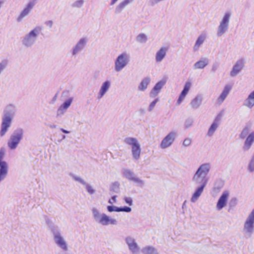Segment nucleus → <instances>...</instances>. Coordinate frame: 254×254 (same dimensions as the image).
<instances>
[{"mask_svg":"<svg viewBox=\"0 0 254 254\" xmlns=\"http://www.w3.org/2000/svg\"><path fill=\"white\" fill-rule=\"evenodd\" d=\"M133 0H123L121 1L116 7V13L121 12L128 4L132 3Z\"/></svg>","mask_w":254,"mask_h":254,"instance_id":"2f4dec72","label":"nucleus"},{"mask_svg":"<svg viewBox=\"0 0 254 254\" xmlns=\"http://www.w3.org/2000/svg\"><path fill=\"white\" fill-rule=\"evenodd\" d=\"M141 151L140 144L132 148L131 149V152L132 158L135 160H138L140 158Z\"/></svg>","mask_w":254,"mask_h":254,"instance_id":"f704fd0d","label":"nucleus"},{"mask_svg":"<svg viewBox=\"0 0 254 254\" xmlns=\"http://www.w3.org/2000/svg\"><path fill=\"white\" fill-rule=\"evenodd\" d=\"M219 126V119L218 118H216L211 125L210 126L207 135L208 136H211L213 135L215 131L217 130V128Z\"/></svg>","mask_w":254,"mask_h":254,"instance_id":"473e14b6","label":"nucleus"},{"mask_svg":"<svg viewBox=\"0 0 254 254\" xmlns=\"http://www.w3.org/2000/svg\"><path fill=\"white\" fill-rule=\"evenodd\" d=\"M230 193V191L228 190H224L222 192L216 202L215 208L217 211H221L227 206Z\"/></svg>","mask_w":254,"mask_h":254,"instance_id":"9b49d317","label":"nucleus"},{"mask_svg":"<svg viewBox=\"0 0 254 254\" xmlns=\"http://www.w3.org/2000/svg\"><path fill=\"white\" fill-rule=\"evenodd\" d=\"M119 0H111L110 5L113 6L116 4Z\"/></svg>","mask_w":254,"mask_h":254,"instance_id":"864d4df0","label":"nucleus"},{"mask_svg":"<svg viewBox=\"0 0 254 254\" xmlns=\"http://www.w3.org/2000/svg\"><path fill=\"white\" fill-rule=\"evenodd\" d=\"M46 25L50 27H51L53 25V22L52 21H48L46 22Z\"/></svg>","mask_w":254,"mask_h":254,"instance_id":"5fc2aeb1","label":"nucleus"},{"mask_svg":"<svg viewBox=\"0 0 254 254\" xmlns=\"http://www.w3.org/2000/svg\"><path fill=\"white\" fill-rule=\"evenodd\" d=\"M35 5V2L34 1H29L17 16L16 21L18 22H21L25 17L30 13Z\"/></svg>","mask_w":254,"mask_h":254,"instance_id":"dca6fc26","label":"nucleus"},{"mask_svg":"<svg viewBox=\"0 0 254 254\" xmlns=\"http://www.w3.org/2000/svg\"><path fill=\"white\" fill-rule=\"evenodd\" d=\"M17 112L15 105L12 104H8L4 109L2 116L11 118L13 119Z\"/></svg>","mask_w":254,"mask_h":254,"instance_id":"4be33fe9","label":"nucleus"},{"mask_svg":"<svg viewBox=\"0 0 254 254\" xmlns=\"http://www.w3.org/2000/svg\"><path fill=\"white\" fill-rule=\"evenodd\" d=\"M159 101V98H157L156 99H155L153 101H152L148 107V111L149 112H151L152 111H153V110L154 109V107H155L156 106V104H157V102H158Z\"/></svg>","mask_w":254,"mask_h":254,"instance_id":"c03bdc74","label":"nucleus"},{"mask_svg":"<svg viewBox=\"0 0 254 254\" xmlns=\"http://www.w3.org/2000/svg\"><path fill=\"white\" fill-rule=\"evenodd\" d=\"M124 142L129 146L131 149L136 146L140 144L138 139L135 137H127L124 139Z\"/></svg>","mask_w":254,"mask_h":254,"instance_id":"72a5a7b5","label":"nucleus"},{"mask_svg":"<svg viewBox=\"0 0 254 254\" xmlns=\"http://www.w3.org/2000/svg\"><path fill=\"white\" fill-rule=\"evenodd\" d=\"M122 173L123 177L130 181H131L135 176L132 171L127 169H123L122 171Z\"/></svg>","mask_w":254,"mask_h":254,"instance_id":"4c0bfd02","label":"nucleus"},{"mask_svg":"<svg viewBox=\"0 0 254 254\" xmlns=\"http://www.w3.org/2000/svg\"><path fill=\"white\" fill-rule=\"evenodd\" d=\"M72 179L75 181L78 182L83 185L85 184L86 182L84 179H83L82 178H81L79 176L74 175L72 176Z\"/></svg>","mask_w":254,"mask_h":254,"instance_id":"3c124183","label":"nucleus"},{"mask_svg":"<svg viewBox=\"0 0 254 254\" xmlns=\"http://www.w3.org/2000/svg\"><path fill=\"white\" fill-rule=\"evenodd\" d=\"M8 62L6 60H3L0 62V74L6 68Z\"/></svg>","mask_w":254,"mask_h":254,"instance_id":"49530a36","label":"nucleus"},{"mask_svg":"<svg viewBox=\"0 0 254 254\" xmlns=\"http://www.w3.org/2000/svg\"><path fill=\"white\" fill-rule=\"evenodd\" d=\"M194 190L192 192L190 201L192 203L196 202L202 195L206 186L197 185Z\"/></svg>","mask_w":254,"mask_h":254,"instance_id":"5701e85b","label":"nucleus"},{"mask_svg":"<svg viewBox=\"0 0 254 254\" xmlns=\"http://www.w3.org/2000/svg\"><path fill=\"white\" fill-rule=\"evenodd\" d=\"M193 124V120L191 119H187L184 123V126L186 128H190Z\"/></svg>","mask_w":254,"mask_h":254,"instance_id":"8fccbe9b","label":"nucleus"},{"mask_svg":"<svg viewBox=\"0 0 254 254\" xmlns=\"http://www.w3.org/2000/svg\"><path fill=\"white\" fill-rule=\"evenodd\" d=\"M245 64V61L244 59H240L238 60L233 65L230 71V76L232 78L237 76L243 70Z\"/></svg>","mask_w":254,"mask_h":254,"instance_id":"4468645a","label":"nucleus"},{"mask_svg":"<svg viewBox=\"0 0 254 254\" xmlns=\"http://www.w3.org/2000/svg\"><path fill=\"white\" fill-rule=\"evenodd\" d=\"M240 137L246 138L243 145L244 150H249L254 143V130L252 131L250 126H246L242 130Z\"/></svg>","mask_w":254,"mask_h":254,"instance_id":"39448f33","label":"nucleus"},{"mask_svg":"<svg viewBox=\"0 0 254 254\" xmlns=\"http://www.w3.org/2000/svg\"><path fill=\"white\" fill-rule=\"evenodd\" d=\"M117 202V196L116 195H113L111 197V198H110L108 202L109 204L111 205H113V204L116 203Z\"/></svg>","mask_w":254,"mask_h":254,"instance_id":"603ef678","label":"nucleus"},{"mask_svg":"<svg viewBox=\"0 0 254 254\" xmlns=\"http://www.w3.org/2000/svg\"><path fill=\"white\" fill-rule=\"evenodd\" d=\"M73 99L70 98L65 101L58 109L57 111V117H60L63 116L66 112L67 109L70 106Z\"/></svg>","mask_w":254,"mask_h":254,"instance_id":"b1692460","label":"nucleus"},{"mask_svg":"<svg viewBox=\"0 0 254 254\" xmlns=\"http://www.w3.org/2000/svg\"><path fill=\"white\" fill-rule=\"evenodd\" d=\"M191 142L192 139L190 138L187 137L183 140L182 146L184 147H189L190 146Z\"/></svg>","mask_w":254,"mask_h":254,"instance_id":"a18cd8bd","label":"nucleus"},{"mask_svg":"<svg viewBox=\"0 0 254 254\" xmlns=\"http://www.w3.org/2000/svg\"><path fill=\"white\" fill-rule=\"evenodd\" d=\"M177 136L176 131L169 132L161 140L159 147L162 149H165L170 147L175 142Z\"/></svg>","mask_w":254,"mask_h":254,"instance_id":"9d476101","label":"nucleus"},{"mask_svg":"<svg viewBox=\"0 0 254 254\" xmlns=\"http://www.w3.org/2000/svg\"><path fill=\"white\" fill-rule=\"evenodd\" d=\"M232 15V13L230 11H227L223 14L216 29L217 37H222L228 32Z\"/></svg>","mask_w":254,"mask_h":254,"instance_id":"20e7f679","label":"nucleus"},{"mask_svg":"<svg viewBox=\"0 0 254 254\" xmlns=\"http://www.w3.org/2000/svg\"><path fill=\"white\" fill-rule=\"evenodd\" d=\"M111 85L112 82L110 80H106L101 84L97 93L98 99H101L107 93L111 87Z\"/></svg>","mask_w":254,"mask_h":254,"instance_id":"6ab92c4d","label":"nucleus"},{"mask_svg":"<svg viewBox=\"0 0 254 254\" xmlns=\"http://www.w3.org/2000/svg\"><path fill=\"white\" fill-rule=\"evenodd\" d=\"M211 170L209 163H204L200 165L194 172L191 177V183L194 186H206L208 182V175Z\"/></svg>","mask_w":254,"mask_h":254,"instance_id":"f257e3e1","label":"nucleus"},{"mask_svg":"<svg viewBox=\"0 0 254 254\" xmlns=\"http://www.w3.org/2000/svg\"><path fill=\"white\" fill-rule=\"evenodd\" d=\"M127 249L131 254H140L141 248L136 239L132 236H126L124 239Z\"/></svg>","mask_w":254,"mask_h":254,"instance_id":"1a4fd4ad","label":"nucleus"},{"mask_svg":"<svg viewBox=\"0 0 254 254\" xmlns=\"http://www.w3.org/2000/svg\"><path fill=\"white\" fill-rule=\"evenodd\" d=\"M191 86V83L190 81H187L184 86L183 89L181 92L177 101L176 106H180L185 100L187 95Z\"/></svg>","mask_w":254,"mask_h":254,"instance_id":"a211bd4d","label":"nucleus"},{"mask_svg":"<svg viewBox=\"0 0 254 254\" xmlns=\"http://www.w3.org/2000/svg\"><path fill=\"white\" fill-rule=\"evenodd\" d=\"M54 241L56 245L64 251L68 250V245L65 238L59 231L54 232L53 233Z\"/></svg>","mask_w":254,"mask_h":254,"instance_id":"f8f14e48","label":"nucleus"},{"mask_svg":"<svg viewBox=\"0 0 254 254\" xmlns=\"http://www.w3.org/2000/svg\"><path fill=\"white\" fill-rule=\"evenodd\" d=\"M130 62V55L127 52L119 54L114 61V70L119 72L125 68Z\"/></svg>","mask_w":254,"mask_h":254,"instance_id":"6e6552de","label":"nucleus"},{"mask_svg":"<svg viewBox=\"0 0 254 254\" xmlns=\"http://www.w3.org/2000/svg\"><path fill=\"white\" fill-rule=\"evenodd\" d=\"M60 130L63 132V133H70V131H68L67 130H65L64 128H61Z\"/></svg>","mask_w":254,"mask_h":254,"instance_id":"6e6d98bb","label":"nucleus"},{"mask_svg":"<svg viewBox=\"0 0 254 254\" xmlns=\"http://www.w3.org/2000/svg\"><path fill=\"white\" fill-rule=\"evenodd\" d=\"M168 50V47L163 46L156 51L155 55V61L156 63H160L164 60L167 56Z\"/></svg>","mask_w":254,"mask_h":254,"instance_id":"412c9836","label":"nucleus"},{"mask_svg":"<svg viewBox=\"0 0 254 254\" xmlns=\"http://www.w3.org/2000/svg\"><path fill=\"white\" fill-rule=\"evenodd\" d=\"M167 80L166 79H162L157 82L149 92L150 98L156 97L161 92L162 89L166 84Z\"/></svg>","mask_w":254,"mask_h":254,"instance_id":"f3484780","label":"nucleus"},{"mask_svg":"<svg viewBox=\"0 0 254 254\" xmlns=\"http://www.w3.org/2000/svg\"><path fill=\"white\" fill-rule=\"evenodd\" d=\"M120 187V183L118 182H115L111 184L110 189L111 191L118 193L119 192Z\"/></svg>","mask_w":254,"mask_h":254,"instance_id":"a19ab883","label":"nucleus"},{"mask_svg":"<svg viewBox=\"0 0 254 254\" xmlns=\"http://www.w3.org/2000/svg\"><path fill=\"white\" fill-rule=\"evenodd\" d=\"M88 39L87 37L84 36L80 38L76 44L72 47L71 54L72 56H76L79 53L84 50L86 47Z\"/></svg>","mask_w":254,"mask_h":254,"instance_id":"ddd939ff","label":"nucleus"},{"mask_svg":"<svg viewBox=\"0 0 254 254\" xmlns=\"http://www.w3.org/2000/svg\"><path fill=\"white\" fill-rule=\"evenodd\" d=\"M151 77L150 76L144 77L137 86V89L140 92H144L148 88L151 83Z\"/></svg>","mask_w":254,"mask_h":254,"instance_id":"393cba45","label":"nucleus"},{"mask_svg":"<svg viewBox=\"0 0 254 254\" xmlns=\"http://www.w3.org/2000/svg\"><path fill=\"white\" fill-rule=\"evenodd\" d=\"M203 97L201 95H198L195 96L190 102V106L192 109L196 110L201 105Z\"/></svg>","mask_w":254,"mask_h":254,"instance_id":"7c9ffc66","label":"nucleus"},{"mask_svg":"<svg viewBox=\"0 0 254 254\" xmlns=\"http://www.w3.org/2000/svg\"><path fill=\"white\" fill-rule=\"evenodd\" d=\"M243 233L251 237L254 234V208L247 215L243 225Z\"/></svg>","mask_w":254,"mask_h":254,"instance_id":"0eeeda50","label":"nucleus"},{"mask_svg":"<svg viewBox=\"0 0 254 254\" xmlns=\"http://www.w3.org/2000/svg\"><path fill=\"white\" fill-rule=\"evenodd\" d=\"M84 3V0H76L71 4V6L73 8H80Z\"/></svg>","mask_w":254,"mask_h":254,"instance_id":"37998d69","label":"nucleus"},{"mask_svg":"<svg viewBox=\"0 0 254 254\" xmlns=\"http://www.w3.org/2000/svg\"><path fill=\"white\" fill-rule=\"evenodd\" d=\"M148 40L147 35L143 33L138 34L135 38V41L139 44H145Z\"/></svg>","mask_w":254,"mask_h":254,"instance_id":"e433bc0d","label":"nucleus"},{"mask_svg":"<svg viewBox=\"0 0 254 254\" xmlns=\"http://www.w3.org/2000/svg\"><path fill=\"white\" fill-rule=\"evenodd\" d=\"M5 154V150L4 148H2L0 149V163H7L4 161V158Z\"/></svg>","mask_w":254,"mask_h":254,"instance_id":"de8ad7c7","label":"nucleus"},{"mask_svg":"<svg viewBox=\"0 0 254 254\" xmlns=\"http://www.w3.org/2000/svg\"><path fill=\"white\" fill-rule=\"evenodd\" d=\"M237 198H233L232 199V202H234V203H237Z\"/></svg>","mask_w":254,"mask_h":254,"instance_id":"13d9d810","label":"nucleus"},{"mask_svg":"<svg viewBox=\"0 0 254 254\" xmlns=\"http://www.w3.org/2000/svg\"><path fill=\"white\" fill-rule=\"evenodd\" d=\"M143 254H158L157 250L153 247L147 246L141 249Z\"/></svg>","mask_w":254,"mask_h":254,"instance_id":"c9c22d12","label":"nucleus"},{"mask_svg":"<svg viewBox=\"0 0 254 254\" xmlns=\"http://www.w3.org/2000/svg\"><path fill=\"white\" fill-rule=\"evenodd\" d=\"M213 189L216 190V187H214Z\"/></svg>","mask_w":254,"mask_h":254,"instance_id":"680f3d73","label":"nucleus"},{"mask_svg":"<svg viewBox=\"0 0 254 254\" xmlns=\"http://www.w3.org/2000/svg\"><path fill=\"white\" fill-rule=\"evenodd\" d=\"M243 105L248 109H252L254 107V90L248 95L244 101Z\"/></svg>","mask_w":254,"mask_h":254,"instance_id":"a878e982","label":"nucleus"},{"mask_svg":"<svg viewBox=\"0 0 254 254\" xmlns=\"http://www.w3.org/2000/svg\"><path fill=\"white\" fill-rule=\"evenodd\" d=\"M8 170L7 163H0V183L7 177Z\"/></svg>","mask_w":254,"mask_h":254,"instance_id":"c756f323","label":"nucleus"},{"mask_svg":"<svg viewBox=\"0 0 254 254\" xmlns=\"http://www.w3.org/2000/svg\"><path fill=\"white\" fill-rule=\"evenodd\" d=\"M13 120L11 118L2 116L0 129V137L4 136L12 126Z\"/></svg>","mask_w":254,"mask_h":254,"instance_id":"2eb2a0df","label":"nucleus"},{"mask_svg":"<svg viewBox=\"0 0 254 254\" xmlns=\"http://www.w3.org/2000/svg\"><path fill=\"white\" fill-rule=\"evenodd\" d=\"M249 172H254V153L253 154L248 166Z\"/></svg>","mask_w":254,"mask_h":254,"instance_id":"79ce46f5","label":"nucleus"},{"mask_svg":"<svg viewBox=\"0 0 254 254\" xmlns=\"http://www.w3.org/2000/svg\"><path fill=\"white\" fill-rule=\"evenodd\" d=\"M209 63V59L206 57H202L193 65V68L195 70L204 68Z\"/></svg>","mask_w":254,"mask_h":254,"instance_id":"cd10ccee","label":"nucleus"},{"mask_svg":"<svg viewBox=\"0 0 254 254\" xmlns=\"http://www.w3.org/2000/svg\"><path fill=\"white\" fill-rule=\"evenodd\" d=\"M131 181L133 182L136 186L139 187H143L145 185V181L140 178L137 177L136 176H134Z\"/></svg>","mask_w":254,"mask_h":254,"instance_id":"ea45409f","label":"nucleus"},{"mask_svg":"<svg viewBox=\"0 0 254 254\" xmlns=\"http://www.w3.org/2000/svg\"><path fill=\"white\" fill-rule=\"evenodd\" d=\"M66 136L65 135L63 136V139H65Z\"/></svg>","mask_w":254,"mask_h":254,"instance_id":"bf43d9fd","label":"nucleus"},{"mask_svg":"<svg viewBox=\"0 0 254 254\" xmlns=\"http://www.w3.org/2000/svg\"><path fill=\"white\" fill-rule=\"evenodd\" d=\"M107 210L109 212H125L127 213H129L131 211L132 209L131 207L128 206H124V207H117L116 206H114L113 205H108L107 207Z\"/></svg>","mask_w":254,"mask_h":254,"instance_id":"c85d7f7f","label":"nucleus"},{"mask_svg":"<svg viewBox=\"0 0 254 254\" xmlns=\"http://www.w3.org/2000/svg\"><path fill=\"white\" fill-rule=\"evenodd\" d=\"M232 89V85L230 83L226 84L224 86L222 91L217 99V102L221 104L226 99Z\"/></svg>","mask_w":254,"mask_h":254,"instance_id":"aec40b11","label":"nucleus"},{"mask_svg":"<svg viewBox=\"0 0 254 254\" xmlns=\"http://www.w3.org/2000/svg\"><path fill=\"white\" fill-rule=\"evenodd\" d=\"M24 135V130L21 128H17L10 135L7 141V146L11 150H15L22 140Z\"/></svg>","mask_w":254,"mask_h":254,"instance_id":"423d86ee","label":"nucleus"},{"mask_svg":"<svg viewBox=\"0 0 254 254\" xmlns=\"http://www.w3.org/2000/svg\"><path fill=\"white\" fill-rule=\"evenodd\" d=\"M124 202L127 204L129 205V206H131L133 204V200L132 198L129 196H124L123 198Z\"/></svg>","mask_w":254,"mask_h":254,"instance_id":"09e8293b","label":"nucleus"},{"mask_svg":"<svg viewBox=\"0 0 254 254\" xmlns=\"http://www.w3.org/2000/svg\"><path fill=\"white\" fill-rule=\"evenodd\" d=\"M50 127L52 129L56 128L57 127V126L55 125H52L50 126Z\"/></svg>","mask_w":254,"mask_h":254,"instance_id":"4d7b16f0","label":"nucleus"},{"mask_svg":"<svg viewBox=\"0 0 254 254\" xmlns=\"http://www.w3.org/2000/svg\"><path fill=\"white\" fill-rule=\"evenodd\" d=\"M83 186L85 189L86 191L89 195H93L96 193V189L91 184L85 182Z\"/></svg>","mask_w":254,"mask_h":254,"instance_id":"58836bf2","label":"nucleus"},{"mask_svg":"<svg viewBox=\"0 0 254 254\" xmlns=\"http://www.w3.org/2000/svg\"><path fill=\"white\" fill-rule=\"evenodd\" d=\"M207 38V34L206 33L203 32L201 33L197 38L196 41L193 47V50L194 52L198 51L199 48L202 46Z\"/></svg>","mask_w":254,"mask_h":254,"instance_id":"bb28decb","label":"nucleus"},{"mask_svg":"<svg viewBox=\"0 0 254 254\" xmlns=\"http://www.w3.org/2000/svg\"><path fill=\"white\" fill-rule=\"evenodd\" d=\"M43 30L42 27L37 26L27 32L21 39L22 45L26 48H32L36 43Z\"/></svg>","mask_w":254,"mask_h":254,"instance_id":"f03ea898","label":"nucleus"},{"mask_svg":"<svg viewBox=\"0 0 254 254\" xmlns=\"http://www.w3.org/2000/svg\"><path fill=\"white\" fill-rule=\"evenodd\" d=\"M220 189H221V187H220V188H219L218 189V190H220Z\"/></svg>","mask_w":254,"mask_h":254,"instance_id":"052dcab7","label":"nucleus"},{"mask_svg":"<svg viewBox=\"0 0 254 254\" xmlns=\"http://www.w3.org/2000/svg\"><path fill=\"white\" fill-rule=\"evenodd\" d=\"M91 212L95 222L101 226H114L118 224V220L116 219L110 217L105 213L101 212L96 207L92 208Z\"/></svg>","mask_w":254,"mask_h":254,"instance_id":"7ed1b4c3","label":"nucleus"}]
</instances>
